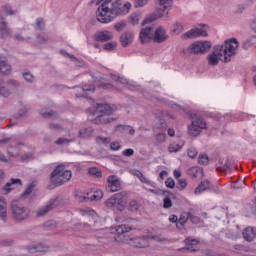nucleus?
<instances>
[{
	"label": "nucleus",
	"mask_w": 256,
	"mask_h": 256,
	"mask_svg": "<svg viewBox=\"0 0 256 256\" xmlns=\"http://www.w3.org/2000/svg\"><path fill=\"white\" fill-rule=\"evenodd\" d=\"M96 143H98V145H109L111 143V138L98 136L96 137Z\"/></svg>",
	"instance_id": "36"
},
{
	"label": "nucleus",
	"mask_w": 256,
	"mask_h": 256,
	"mask_svg": "<svg viewBox=\"0 0 256 256\" xmlns=\"http://www.w3.org/2000/svg\"><path fill=\"white\" fill-rule=\"evenodd\" d=\"M57 207V200H50L44 207L40 208L37 212V217H43L49 213V211H53Z\"/></svg>",
	"instance_id": "17"
},
{
	"label": "nucleus",
	"mask_w": 256,
	"mask_h": 256,
	"mask_svg": "<svg viewBox=\"0 0 256 256\" xmlns=\"http://www.w3.org/2000/svg\"><path fill=\"white\" fill-rule=\"evenodd\" d=\"M148 0H135V7H145Z\"/></svg>",
	"instance_id": "63"
},
{
	"label": "nucleus",
	"mask_w": 256,
	"mask_h": 256,
	"mask_svg": "<svg viewBox=\"0 0 256 256\" xmlns=\"http://www.w3.org/2000/svg\"><path fill=\"white\" fill-rule=\"evenodd\" d=\"M79 135H80V137H83V138L91 137V135H93V128L82 129L79 131Z\"/></svg>",
	"instance_id": "37"
},
{
	"label": "nucleus",
	"mask_w": 256,
	"mask_h": 256,
	"mask_svg": "<svg viewBox=\"0 0 256 256\" xmlns=\"http://www.w3.org/2000/svg\"><path fill=\"white\" fill-rule=\"evenodd\" d=\"M96 5H100L96 12L99 23H111L115 17L123 13L119 0H97Z\"/></svg>",
	"instance_id": "2"
},
{
	"label": "nucleus",
	"mask_w": 256,
	"mask_h": 256,
	"mask_svg": "<svg viewBox=\"0 0 256 256\" xmlns=\"http://www.w3.org/2000/svg\"><path fill=\"white\" fill-rule=\"evenodd\" d=\"M73 177V172L70 170H65V164H59L50 174V183L48 189H55V187H61L64 183L71 181Z\"/></svg>",
	"instance_id": "3"
},
{
	"label": "nucleus",
	"mask_w": 256,
	"mask_h": 256,
	"mask_svg": "<svg viewBox=\"0 0 256 256\" xmlns=\"http://www.w3.org/2000/svg\"><path fill=\"white\" fill-rule=\"evenodd\" d=\"M176 187L179 191H184V189H187V180L185 178L179 179Z\"/></svg>",
	"instance_id": "40"
},
{
	"label": "nucleus",
	"mask_w": 256,
	"mask_h": 256,
	"mask_svg": "<svg viewBox=\"0 0 256 256\" xmlns=\"http://www.w3.org/2000/svg\"><path fill=\"white\" fill-rule=\"evenodd\" d=\"M10 211L15 223H23V221H27L28 217L31 215V210L17 200L11 202Z\"/></svg>",
	"instance_id": "5"
},
{
	"label": "nucleus",
	"mask_w": 256,
	"mask_h": 256,
	"mask_svg": "<svg viewBox=\"0 0 256 256\" xmlns=\"http://www.w3.org/2000/svg\"><path fill=\"white\" fill-rule=\"evenodd\" d=\"M2 10L4 11L5 15H16L17 11L13 10V6L11 4H5L2 6Z\"/></svg>",
	"instance_id": "32"
},
{
	"label": "nucleus",
	"mask_w": 256,
	"mask_h": 256,
	"mask_svg": "<svg viewBox=\"0 0 256 256\" xmlns=\"http://www.w3.org/2000/svg\"><path fill=\"white\" fill-rule=\"evenodd\" d=\"M27 113H29V109H27V107L24 106V107L19 109L16 118L21 119L23 117H27Z\"/></svg>",
	"instance_id": "44"
},
{
	"label": "nucleus",
	"mask_w": 256,
	"mask_h": 256,
	"mask_svg": "<svg viewBox=\"0 0 256 256\" xmlns=\"http://www.w3.org/2000/svg\"><path fill=\"white\" fill-rule=\"evenodd\" d=\"M152 31H153V28L151 27L143 28L140 31L139 39L141 43H147V41H149Z\"/></svg>",
	"instance_id": "22"
},
{
	"label": "nucleus",
	"mask_w": 256,
	"mask_h": 256,
	"mask_svg": "<svg viewBox=\"0 0 256 256\" xmlns=\"http://www.w3.org/2000/svg\"><path fill=\"white\" fill-rule=\"evenodd\" d=\"M23 79H25V81H27L28 83H33L35 76H33V74H31V72H25L23 74Z\"/></svg>",
	"instance_id": "54"
},
{
	"label": "nucleus",
	"mask_w": 256,
	"mask_h": 256,
	"mask_svg": "<svg viewBox=\"0 0 256 256\" xmlns=\"http://www.w3.org/2000/svg\"><path fill=\"white\" fill-rule=\"evenodd\" d=\"M43 225L46 229H55V227H57V221L48 220Z\"/></svg>",
	"instance_id": "48"
},
{
	"label": "nucleus",
	"mask_w": 256,
	"mask_h": 256,
	"mask_svg": "<svg viewBox=\"0 0 256 256\" xmlns=\"http://www.w3.org/2000/svg\"><path fill=\"white\" fill-rule=\"evenodd\" d=\"M199 165H207L209 163V156L207 154H200L198 156Z\"/></svg>",
	"instance_id": "39"
},
{
	"label": "nucleus",
	"mask_w": 256,
	"mask_h": 256,
	"mask_svg": "<svg viewBox=\"0 0 256 256\" xmlns=\"http://www.w3.org/2000/svg\"><path fill=\"white\" fill-rule=\"evenodd\" d=\"M129 210L130 211H138L139 210V202H137V200L130 201Z\"/></svg>",
	"instance_id": "51"
},
{
	"label": "nucleus",
	"mask_w": 256,
	"mask_h": 256,
	"mask_svg": "<svg viewBox=\"0 0 256 256\" xmlns=\"http://www.w3.org/2000/svg\"><path fill=\"white\" fill-rule=\"evenodd\" d=\"M209 33L206 30L195 28L181 35V39H197V37H208Z\"/></svg>",
	"instance_id": "11"
},
{
	"label": "nucleus",
	"mask_w": 256,
	"mask_h": 256,
	"mask_svg": "<svg viewBox=\"0 0 256 256\" xmlns=\"http://www.w3.org/2000/svg\"><path fill=\"white\" fill-rule=\"evenodd\" d=\"M36 29L41 31L43 29V18H38L36 20Z\"/></svg>",
	"instance_id": "62"
},
{
	"label": "nucleus",
	"mask_w": 256,
	"mask_h": 256,
	"mask_svg": "<svg viewBox=\"0 0 256 256\" xmlns=\"http://www.w3.org/2000/svg\"><path fill=\"white\" fill-rule=\"evenodd\" d=\"M21 159L25 162H29L33 160V154L31 152H27L26 154L21 155Z\"/></svg>",
	"instance_id": "58"
},
{
	"label": "nucleus",
	"mask_w": 256,
	"mask_h": 256,
	"mask_svg": "<svg viewBox=\"0 0 256 256\" xmlns=\"http://www.w3.org/2000/svg\"><path fill=\"white\" fill-rule=\"evenodd\" d=\"M94 39L101 43H107V41H111V39H113V32L107 30L97 32L94 35Z\"/></svg>",
	"instance_id": "16"
},
{
	"label": "nucleus",
	"mask_w": 256,
	"mask_h": 256,
	"mask_svg": "<svg viewBox=\"0 0 256 256\" xmlns=\"http://www.w3.org/2000/svg\"><path fill=\"white\" fill-rule=\"evenodd\" d=\"M49 129H51V131H61V129H63V126H61L60 124L51 123L49 124Z\"/></svg>",
	"instance_id": "59"
},
{
	"label": "nucleus",
	"mask_w": 256,
	"mask_h": 256,
	"mask_svg": "<svg viewBox=\"0 0 256 256\" xmlns=\"http://www.w3.org/2000/svg\"><path fill=\"white\" fill-rule=\"evenodd\" d=\"M11 89L6 86H0V97L7 98L12 95Z\"/></svg>",
	"instance_id": "34"
},
{
	"label": "nucleus",
	"mask_w": 256,
	"mask_h": 256,
	"mask_svg": "<svg viewBox=\"0 0 256 256\" xmlns=\"http://www.w3.org/2000/svg\"><path fill=\"white\" fill-rule=\"evenodd\" d=\"M198 154L199 152L197 151L196 148H189L187 150V155L190 159H195V157H197Z\"/></svg>",
	"instance_id": "50"
},
{
	"label": "nucleus",
	"mask_w": 256,
	"mask_h": 256,
	"mask_svg": "<svg viewBox=\"0 0 256 256\" xmlns=\"http://www.w3.org/2000/svg\"><path fill=\"white\" fill-rule=\"evenodd\" d=\"M13 35V30L9 28V23H7V18L0 14V37L2 39H7V37H11Z\"/></svg>",
	"instance_id": "10"
},
{
	"label": "nucleus",
	"mask_w": 256,
	"mask_h": 256,
	"mask_svg": "<svg viewBox=\"0 0 256 256\" xmlns=\"http://www.w3.org/2000/svg\"><path fill=\"white\" fill-rule=\"evenodd\" d=\"M88 172L90 175H92V177H103V172H101V170L97 167L90 168Z\"/></svg>",
	"instance_id": "35"
},
{
	"label": "nucleus",
	"mask_w": 256,
	"mask_h": 256,
	"mask_svg": "<svg viewBox=\"0 0 256 256\" xmlns=\"http://www.w3.org/2000/svg\"><path fill=\"white\" fill-rule=\"evenodd\" d=\"M111 78H112L113 81H116L117 83H121L122 85H129V86H130V89H131L132 91L135 90V89H137V85H131V84H129V81H128L126 78H123V77H121V76H119V75L113 74V75L111 76Z\"/></svg>",
	"instance_id": "24"
},
{
	"label": "nucleus",
	"mask_w": 256,
	"mask_h": 256,
	"mask_svg": "<svg viewBox=\"0 0 256 256\" xmlns=\"http://www.w3.org/2000/svg\"><path fill=\"white\" fill-rule=\"evenodd\" d=\"M189 220L194 225H199V223H201V218H199V216L193 215V213H191V212H190V219Z\"/></svg>",
	"instance_id": "56"
},
{
	"label": "nucleus",
	"mask_w": 256,
	"mask_h": 256,
	"mask_svg": "<svg viewBox=\"0 0 256 256\" xmlns=\"http://www.w3.org/2000/svg\"><path fill=\"white\" fill-rule=\"evenodd\" d=\"M211 43L209 41H196L189 45V47L184 50V53H189L190 55H203L211 51Z\"/></svg>",
	"instance_id": "9"
},
{
	"label": "nucleus",
	"mask_w": 256,
	"mask_h": 256,
	"mask_svg": "<svg viewBox=\"0 0 256 256\" xmlns=\"http://www.w3.org/2000/svg\"><path fill=\"white\" fill-rule=\"evenodd\" d=\"M105 205L107 209L125 211V205H127V192L122 191L114 194L112 197L106 200Z\"/></svg>",
	"instance_id": "8"
},
{
	"label": "nucleus",
	"mask_w": 256,
	"mask_h": 256,
	"mask_svg": "<svg viewBox=\"0 0 256 256\" xmlns=\"http://www.w3.org/2000/svg\"><path fill=\"white\" fill-rule=\"evenodd\" d=\"M173 207V201H171V198L165 197L163 199V209H171Z\"/></svg>",
	"instance_id": "45"
},
{
	"label": "nucleus",
	"mask_w": 256,
	"mask_h": 256,
	"mask_svg": "<svg viewBox=\"0 0 256 256\" xmlns=\"http://www.w3.org/2000/svg\"><path fill=\"white\" fill-rule=\"evenodd\" d=\"M6 85H8V87H12V89H19V87H21V83H19L17 80L15 79H9L6 82Z\"/></svg>",
	"instance_id": "41"
},
{
	"label": "nucleus",
	"mask_w": 256,
	"mask_h": 256,
	"mask_svg": "<svg viewBox=\"0 0 256 256\" xmlns=\"http://www.w3.org/2000/svg\"><path fill=\"white\" fill-rule=\"evenodd\" d=\"M107 187L111 193H117V191L122 189L121 180L117 176L111 175L107 178Z\"/></svg>",
	"instance_id": "12"
},
{
	"label": "nucleus",
	"mask_w": 256,
	"mask_h": 256,
	"mask_svg": "<svg viewBox=\"0 0 256 256\" xmlns=\"http://www.w3.org/2000/svg\"><path fill=\"white\" fill-rule=\"evenodd\" d=\"M207 189H209V180H203L196 187L194 193H195V195H199V194L203 193V191H207Z\"/></svg>",
	"instance_id": "25"
},
{
	"label": "nucleus",
	"mask_w": 256,
	"mask_h": 256,
	"mask_svg": "<svg viewBox=\"0 0 256 256\" xmlns=\"http://www.w3.org/2000/svg\"><path fill=\"white\" fill-rule=\"evenodd\" d=\"M189 174L192 176V177H198L199 175V168L198 167H193L189 170Z\"/></svg>",
	"instance_id": "60"
},
{
	"label": "nucleus",
	"mask_w": 256,
	"mask_h": 256,
	"mask_svg": "<svg viewBox=\"0 0 256 256\" xmlns=\"http://www.w3.org/2000/svg\"><path fill=\"white\" fill-rule=\"evenodd\" d=\"M54 143L55 145H65V143H73V139L58 138Z\"/></svg>",
	"instance_id": "52"
},
{
	"label": "nucleus",
	"mask_w": 256,
	"mask_h": 256,
	"mask_svg": "<svg viewBox=\"0 0 256 256\" xmlns=\"http://www.w3.org/2000/svg\"><path fill=\"white\" fill-rule=\"evenodd\" d=\"M122 155L124 157H133V155H135V150L128 148L122 152Z\"/></svg>",
	"instance_id": "57"
},
{
	"label": "nucleus",
	"mask_w": 256,
	"mask_h": 256,
	"mask_svg": "<svg viewBox=\"0 0 256 256\" xmlns=\"http://www.w3.org/2000/svg\"><path fill=\"white\" fill-rule=\"evenodd\" d=\"M116 47H117L116 42H107L106 44L103 45V49L105 51H115Z\"/></svg>",
	"instance_id": "43"
},
{
	"label": "nucleus",
	"mask_w": 256,
	"mask_h": 256,
	"mask_svg": "<svg viewBox=\"0 0 256 256\" xmlns=\"http://www.w3.org/2000/svg\"><path fill=\"white\" fill-rule=\"evenodd\" d=\"M0 219L4 223L7 221V201L3 197H0Z\"/></svg>",
	"instance_id": "23"
},
{
	"label": "nucleus",
	"mask_w": 256,
	"mask_h": 256,
	"mask_svg": "<svg viewBox=\"0 0 256 256\" xmlns=\"http://www.w3.org/2000/svg\"><path fill=\"white\" fill-rule=\"evenodd\" d=\"M116 108L111 107L109 104H97L96 110L94 112L95 125H99L101 123H111L115 121V119L109 117V115H113L115 113Z\"/></svg>",
	"instance_id": "4"
},
{
	"label": "nucleus",
	"mask_w": 256,
	"mask_h": 256,
	"mask_svg": "<svg viewBox=\"0 0 256 256\" xmlns=\"http://www.w3.org/2000/svg\"><path fill=\"white\" fill-rule=\"evenodd\" d=\"M129 21H130L131 25H139V21H141V13L136 12V13L132 14L129 18Z\"/></svg>",
	"instance_id": "30"
},
{
	"label": "nucleus",
	"mask_w": 256,
	"mask_h": 256,
	"mask_svg": "<svg viewBox=\"0 0 256 256\" xmlns=\"http://www.w3.org/2000/svg\"><path fill=\"white\" fill-rule=\"evenodd\" d=\"M37 40H38V43H40V44L47 43V37H45L44 35H41V34H39L37 36Z\"/></svg>",
	"instance_id": "64"
},
{
	"label": "nucleus",
	"mask_w": 256,
	"mask_h": 256,
	"mask_svg": "<svg viewBox=\"0 0 256 256\" xmlns=\"http://www.w3.org/2000/svg\"><path fill=\"white\" fill-rule=\"evenodd\" d=\"M127 27V20L120 21L114 25V29L118 32L123 31Z\"/></svg>",
	"instance_id": "42"
},
{
	"label": "nucleus",
	"mask_w": 256,
	"mask_h": 256,
	"mask_svg": "<svg viewBox=\"0 0 256 256\" xmlns=\"http://www.w3.org/2000/svg\"><path fill=\"white\" fill-rule=\"evenodd\" d=\"M168 39L169 35H167V31L163 27L160 26L155 30L153 37L154 43H165Z\"/></svg>",
	"instance_id": "14"
},
{
	"label": "nucleus",
	"mask_w": 256,
	"mask_h": 256,
	"mask_svg": "<svg viewBox=\"0 0 256 256\" xmlns=\"http://www.w3.org/2000/svg\"><path fill=\"white\" fill-rule=\"evenodd\" d=\"M82 94H76V97H85V91H95V86L85 84L80 88Z\"/></svg>",
	"instance_id": "33"
},
{
	"label": "nucleus",
	"mask_w": 256,
	"mask_h": 256,
	"mask_svg": "<svg viewBox=\"0 0 256 256\" xmlns=\"http://www.w3.org/2000/svg\"><path fill=\"white\" fill-rule=\"evenodd\" d=\"M218 171H231V167H229V164L227 162H224L222 160H219L218 162Z\"/></svg>",
	"instance_id": "38"
},
{
	"label": "nucleus",
	"mask_w": 256,
	"mask_h": 256,
	"mask_svg": "<svg viewBox=\"0 0 256 256\" xmlns=\"http://www.w3.org/2000/svg\"><path fill=\"white\" fill-rule=\"evenodd\" d=\"M13 185H23V183L19 178H12L8 183L4 185L2 189L6 192V194H9L11 191H13Z\"/></svg>",
	"instance_id": "20"
},
{
	"label": "nucleus",
	"mask_w": 256,
	"mask_h": 256,
	"mask_svg": "<svg viewBox=\"0 0 256 256\" xmlns=\"http://www.w3.org/2000/svg\"><path fill=\"white\" fill-rule=\"evenodd\" d=\"M33 189H35V184L31 183L28 185V187L24 190V192L21 194V199H27L31 193H33Z\"/></svg>",
	"instance_id": "29"
},
{
	"label": "nucleus",
	"mask_w": 256,
	"mask_h": 256,
	"mask_svg": "<svg viewBox=\"0 0 256 256\" xmlns=\"http://www.w3.org/2000/svg\"><path fill=\"white\" fill-rule=\"evenodd\" d=\"M91 199H92V201H99V199H103V191L98 190V191L94 192Z\"/></svg>",
	"instance_id": "53"
},
{
	"label": "nucleus",
	"mask_w": 256,
	"mask_h": 256,
	"mask_svg": "<svg viewBox=\"0 0 256 256\" xmlns=\"http://www.w3.org/2000/svg\"><path fill=\"white\" fill-rule=\"evenodd\" d=\"M150 191L154 195H171V192L169 190L150 189Z\"/></svg>",
	"instance_id": "46"
},
{
	"label": "nucleus",
	"mask_w": 256,
	"mask_h": 256,
	"mask_svg": "<svg viewBox=\"0 0 256 256\" xmlns=\"http://www.w3.org/2000/svg\"><path fill=\"white\" fill-rule=\"evenodd\" d=\"M238 48L239 41L237 38L225 40L224 44L215 46L213 52L208 56L209 65H219V60L224 63H229L231 57L237 54L235 49ZM221 57H224V59Z\"/></svg>",
	"instance_id": "1"
},
{
	"label": "nucleus",
	"mask_w": 256,
	"mask_h": 256,
	"mask_svg": "<svg viewBox=\"0 0 256 256\" xmlns=\"http://www.w3.org/2000/svg\"><path fill=\"white\" fill-rule=\"evenodd\" d=\"M189 119L192 120L191 125L188 126V133L192 137H199L202 129H207V122L203 121V117L187 112Z\"/></svg>",
	"instance_id": "7"
},
{
	"label": "nucleus",
	"mask_w": 256,
	"mask_h": 256,
	"mask_svg": "<svg viewBox=\"0 0 256 256\" xmlns=\"http://www.w3.org/2000/svg\"><path fill=\"white\" fill-rule=\"evenodd\" d=\"M130 245H132V247H136L137 249H145L149 247V238L147 236L131 238Z\"/></svg>",
	"instance_id": "13"
},
{
	"label": "nucleus",
	"mask_w": 256,
	"mask_h": 256,
	"mask_svg": "<svg viewBox=\"0 0 256 256\" xmlns=\"http://www.w3.org/2000/svg\"><path fill=\"white\" fill-rule=\"evenodd\" d=\"M28 253H43L45 251V247L42 244H32L27 248Z\"/></svg>",
	"instance_id": "26"
},
{
	"label": "nucleus",
	"mask_w": 256,
	"mask_h": 256,
	"mask_svg": "<svg viewBox=\"0 0 256 256\" xmlns=\"http://www.w3.org/2000/svg\"><path fill=\"white\" fill-rule=\"evenodd\" d=\"M165 185L168 187V189H175V180L173 178H167Z\"/></svg>",
	"instance_id": "55"
},
{
	"label": "nucleus",
	"mask_w": 256,
	"mask_h": 256,
	"mask_svg": "<svg viewBox=\"0 0 256 256\" xmlns=\"http://www.w3.org/2000/svg\"><path fill=\"white\" fill-rule=\"evenodd\" d=\"M160 7L157 9V13H154L147 18H145L142 22V25L145 26L147 23H153V21H157L160 17H169V11H171V7H173V0H158Z\"/></svg>",
	"instance_id": "6"
},
{
	"label": "nucleus",
	"mask_w": 256,
	"mask_h": 256,
	"mask_svg": "<svg viewBox=\"0 0 256 256\" xmlns=\"http://www.w3.org/2000/svg\"><path fill=\"white\" fill-rule=\"evenodd\" d=\"M243 238L245 241H248V243H251V241H255L256 238V229L253 227H247L243 231Z\"/></svg>",
	"instance_id": "19"
},
{
	"label": "nucleus",
	"mask_w": 256,
	"mask_h": 256,
	"mask_svg": "<svg viewBox=\"0 0 256 256\" xmlns=\"http://www.w3.org/2000/svg\"><path fill=\"white\" fill-rule=\"evenodd\" d=\"M110 149H112V151H119V149H121V144L118 142H112L110 143Z\"/></svg>",
	"instance_id": "61"
},
{
	"label": "nucleus",
	"mask_w": 256,
	"mask_h": 256,
	"mask_svg": "<svg viewBox=\"0 0 256 256\" xmlns=\"http://www.w3.org/2000/svg\"><path fill=\"white\" fill-rule=\"evenodd\" d=\"M183 29H184L183 24L179 23V22H176L175 24L172 25L171 32L174 35H181V33L183 32Z\"/></svg>",
	"instance_id": "28"
},
{
	"label": "nucleus",
	"mask_w": 256,
	"mask_h": 256,
	"mask_svg": "<svg viewBox=\"0 0 256 256\" xmlns=\"http://www.w3.org/2000/svg\"><path fill=\"white\" fill-rule=\"evenodd\" d=\"M167 135L163 133H158L156 135V145H161V143H165Z\"/></svg>",
	"instance_id": "47"
},
{
	"label": "nucleus",
	"mask_w": 256,
	"mask_h": 256,
	"mask_svg": "<svg viewBox=\"0 0 256 256\" xmlns=\"http://www.w3.org/2000/svg\"><path fill=\"white\" fill-rule=\"evenodd\" d=\"M190 217H191V212H183L180 215L177 227H179V225H181V227H183V225H185V223H187V221H189Z\"/></svg>",
	"instance_id": "27"
},
{
	"label": "nucleus",
	"mask_w": 256,
	"mask_h": 256,
	"mask_svg": "<svg viewBox=\"0 0 256 256\" xmlns=\"http://www.w3.org/2000/svg\"><path fill=\"white\" fill-rule=\"evenodd\" d=\"M133 39H135V34L131 30H127L121 34L120 43L124 48L129 47L133 43Z\"/></svg>",
	"instance_id": "15"
},
{
	"label": "nucleus",
	"mask_w": 256,
	"mask_h": 256,
	"mask_svg": "<svg viewBox=\"0 0 256 256\" xmlns=\"http://www.w3.org/2000/svg\"><path fill=\"white\" fill-rule=\"evenodd\" d=\"M112 233H117V235H123L124 233H129L133 231V226H127L125 224L118 225L111 229Z\"/></svg>",
	"instance_id": "21"
},
{
	"label": "nucleus",
	"mask_w": 256,
	"mask_h": 256,
	"mask_svg": "<svg viewBox=\"0 0 256 256\" xmlns=\"http://www.w3.org/2000/svg\"><path fill=\"white\" fill-rule=\"evenodd\" d=\"M42 117L57 119V117H59V114H57V112L55 111L43 112Z\"/></svg>",
	"instance_id": "49"
},
{
	"label": "nucleus",
	"mask_w": 256,
	"mask_h": 256,
	"mask_svg": "<svg viewBox=\"0 0 256 256\" xmlns=\"http://www.w3.org/2000/svg\"><path fill=\"white\" fill-rule=\"evenodd\" d=\"M11 71H13V69L11 68V65L7 64V57L0 55V73L9 76Z\"/></svg>",
	"instance_id": "18"
},
{
	"label": "nucleus",
	"mask_w": 256,
	"mask_h": 256,
	"mask_svg": "<svg viewBox=\"0 0 256 256\" xmlns=\"http://www.w3.org/2000/svg\"><path fill=\"white\" fill-rule=\"evenodd\" d=\"M183 149V144L179 145L177 143H171L168 147L169 153H179Z\"/></svg>",
	"instance_id": "31"
}]
</instances>
